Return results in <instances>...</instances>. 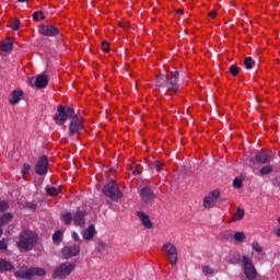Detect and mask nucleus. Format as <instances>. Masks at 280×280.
Listing matches in <instances>:
<instances>
[{"mask_svg": "<svg viewBox=\"0 0 280 280\" xmlns=\"http://www.w3.org/2000/svg\"><path fill=\"white\" fill-rule=\"evenodd\" d=\"M178 71H173L171 74H160L155 78L158 91L163 95H173L178 93L180 85H178Z\"/></svg>", "mask_w": 280, "mask_h": 280, "instance_id": "f257e3e1", "label": "nucleus"}, {"mask_svg": "<svg viewBox=\"0 0 280 280\" xmlns=\"http://www.w3.org/2000/svg\"><path fill=\"white\" fill-rule=\"evenodd\" d=\"M38 244V234L30 230H24L20 233L18 248L21 253H28Z\"/></svg>", "mask_w": 280, "mask_h": 280, "instance_id": "f03ea898", "label": "nucleus"}, {"mask_svg": "<svg viewBox=\"0 0 280 280\" xmlns=\"http://www.w3.org/2000/svg\"><path fill=\"white\" fill-rule=\"evenodd\" d=\"M47 271L44 268L40 267H21L19 270L14 271L13 277L15 279H22V280H32V277H46Z\"/></svg>", "mask_w": 280, "mask_h": 280, "instance_id": "7ed1b4c3", "label": "nucleus"}, {"mask_svg": "<svg viewBox=\"0 0 280 280\" xmlns=\"http://www.w3.org/2000/svg\"><path fill=\"white\" fill-rule=\"evenodd\" d=\"M103 194L105 198H110L113 202H119L124 198V192L119 189L115 179H112L104 186Z\"/></svg>", "mask_w": 280, "mask_h": 280, "instance_id": "20e7f679", "label": "nucleus"}, {"mask_svg": "<svg viewBox=\"0 0 280 280\" xmlns=\"http://www.w3.org/2000/svg\"><path fill=\"white\" fill-rule=\"evenodd\" d=\"M75 115V109L73 107H65L58 105L57 112L55 114V124L57 126H65L68 119H73Z\"/></svg>", "mask_w": 280, "mask_h": 280, "instance_id": "39448f33", "label": "nucleus"}, {"mask_svg": "<svg viewBox=\"0 0 280 280\" xmlns=\"http://www.w3.org/2000/svg\"><path fill=\"white\" fill-rule=\"evenodd\" d=\"M73 270H75V264L69 261L61 262L52 271V279H67V277L71 276Z\"/></svg>", "mask_w": 280, "mask_h": 280, "instance_id": "423d86ee", "label": "nucleus"}, {"mask_svg": "<svg viewBox=\"0 0 280 280\" xmlns=\"http://www.w3.org/2000/svg\"><path fill=\"white\" fill-rule=\"evenodd\" d=\"M243 266H244V275L246 279L254 280L257 279V268H255V264H253V259L248 256L242 257Z\"/></svg>", "mask_w": 280, "mask_h": 280, "instance_id": "0eeeda50", "label": "nucleus"}, {"mask_svg": "<svg viewBox=\"0 0 280 280\" xmlns=\"http://www.w3.org/2000/svg\"><path fill=\"white\" fill-rule=\"evenodd\" d=\"M162 250L166 253V257H168L171 266H176V264H178V249L176 246H174V244L170 242L165 243L162 246Z\"/></svg>", "mask_w": 280, "mask_h": 280, "instance_id": "6e6552de", "label": "nucleus"}, {"mask_svg": "<svg viewBox=\"0 0 280 280\" xmlns=\"http://www.w3.org/2000/svg\"><path fill=\"white\" fill-rule=\"evenodd\" d=\"M49 170V158L47 155H42L36 165H35V174L38 176H45Z\"/></svg>", "mask_w": 280, "mask_h": 280, "instance_id": "1a4fd4ad", "label": "nucleus"}, {"mask_svg": "<svg viewBox=\"0 0 280 280\" xmlns=\"http://www.w3.org/2000/svg\"><path fill=\"white\" fill-rule=\"evenodd\" d=\"M61 255L63 259H71L72 257H78V255H80V245L71 244L65 246L61 249Z\"/></svg>", "mask_w": 280, "mask_h": 280, "instance_id": "9d476101", "label": "nucleus"}, {"mask_svg": "<svg viewBox=\"0 0 280 280\" xmlns=\"http://www.w3.org/2000/svg\"><path fill=\"white\" fill-rule=\"evenodd\" d=\"M140 198L144 205H152L156 199V195L152 191V188L145 186L140 189Z\"/></svg>", "mask_w": 280, "mask_h": 280, "instance_id": "9b49d317", "label": "nucleus"}, {"mask_svg": "<svg viewBox=\"0 0 280 280\" xmlns=\"http://www.w3.org/2000/svg\"><path fill=\"white\" fill-rule=\"evenodd\" d=\"M31 86H36V89H47V84H49V77L46 74H38L36 79H28Z\"/></svg>", "mask_w": 280, "mask_h": 280, "instance_id": "f8f14e48", "label": "nucleus"}, {"mask_svg": "<svg viewBox=\"0 0 280 280\" xmlns=\"http://www.w3.org/2000/svg\"><path fill=\"white\" fill-rule=\"evenodd\" d=\"M69 130L71 135H80V131L84 130V125H82V118L78 117V115H74L70 122Z\"/></svg>", "mask_w": 280, "mask_h": 280, "instance_id": "ddd939ff", "label": "nucleus"}, {"mask_svg": "<svg viewBox=\"0 0 280 280\" xmlns=\"http://www.w3.org/2000/svg\"><path fill=\"white\" fill-rule=\"evenodd\" d=\"M40 34L48 37L58 36V34H60V28L54 26L52 24H44L40 27Z\"/></svg>", "mask_w": 280, "mask_h": 280, "instance_id": "4468645a", "label": "nucleus"}, {"mask_svg": "<svg viewBox=\"0 0 280 280\" xmlns=\"http://www.w3.org/2000/svg\"><path fill=\"white\" fill-rule=\"evenodd\" d=\"M255 161L256 163H260L261 165H268V163L272 161V155L261 149L260 151L256 152Z\"/></svg>", "mask_w": 280, "mask_h": 280, "instance_id": "2eb2a0df", "label": "nucleus"}, {"mask_svg": "<svg viewBox=\"0 0 280 280\" xmlns=\"http://www.w3.org/2000/svg\"><path fill=\"white\" fill-rule=\"evenodd\" d=\"M137 215L141 222V224L144 226V229H153L154 224L150 220V215L145 214L143 211H138Z\"/></svg>", "mask_w": 280, "mask_h": 280, "instance_id": "dca6fc26", "label": "nucleus"}, {"mask_svg": "<svg viewBox=\"0 0 280 280\" xmlns=\"http://www.w3.org/2000/svg\"><path fill=\"white\" fill-rule=\"evenodd\" d=\"M86 217V213L84 211H77L73 215V222L75 226H80L82 229V226H84V224L86 223V219H84Z\"/></svg>", "mask_w": 280, "mask_h": 280, "instance_id": "f3484780", "label": "nucleus"}, {"mask_svg": "<svg viewBox=\"0 0 280 280\" xmlns=\"http://www.w3.org/2000/svg\"><path fill=\"white\" fill-rule=\"evenodd\" d=\"M81 235L83 240H86V242H91L93 237H95V225L91 224L86 230H83L81 232Z\"/></svg>", "mask_w": 280, "mask_h": 280, "instance_id": "a211bd4d", "label": "nucleus"}, {"mask_svg": "<svg viewBox=\"0 0 280 280\" xmlns=\"http://www.w3.org/2000/svg\"><path fill=\"white\" fill-rule=\"evenodd\" d=\"M14 270V264L12 261L0 258V272H10Z\"/></svg>", "mask_w": 280, "mask_h": 280, "instance_id": "6ab92c4d", "label": "nucleus"}, {"mask_svg": "<svg viewBox=\"0 0 280 280\" xmlns=\"http://www.w3.org/2000/svg\"><path fill=\"white\" fill-rule=\"evenodd\" d=\"M14 49V39L12 38H7L5 40L2 42L1 44V51H4V54H8Z\"/></svg>", "mask_w": 280, "mask_h": 280, "instance_id": "aec40b11", "label": "nucleus"}, {"mask_svg": "<svg viewBox=\"0 0 280 280\" xmlns=\"http://www.w3.org/2000/svg\"><path fill=\"white\" fill-rule=\"evenodd\" d=\"M21 97H23V92L21 90H15L11 93V97L9 100V103L14 106L21 102Z\"/></svg>", "mask_w": 280, "mask_h": 280, "instance_id": "412c9836", "label": "nucleus"}, {"mask_svg": "<svg viewBox=\"0 0 280 280\" xmlns=\"http://www.w3.org/2000/svg\"><path fill=\"white\" fill-rule=\"evenodd\" d=\"M14 215L10 212L4 213L0 217V226H4V224H9V222H12V219Z\"/></svg>", "mask_w": 280, "mask_h": 280, "instance_id": "4be33fe9", "label": "nucleus"}, {"mask_svg": "<svg viewBox=\"0 0 280 280\" xmlns=\"http://www.w3.org/2000/svg\"><path fill=\"white\" fill-rule=\"evenodd\" d=\"M46 194H48V196H58V194H60V188L56 186H46Z\"/></svg>", "mask_w": 280, "mask_h": 280, "instance_id": "5701e85b", "label": "nucleus"}, {"mask_svg": "<svg viewBox=\"0 0 280 280\" xmlns=\"http://www.w3.org/2000/svg\"><path fill=\"white\" fill-rule=\"evenodd\" d=\"M203 207L205 209H212V207H215V201L211 197L207 196L203 198Z\"/></svg>", "mask_w": 280, "mask_h": 280, "instance_id": "b1692460", "label": "nucleus"}, {"mask_svg": "<svg viewBox=\"0 0 280 280\" xmlns=\"http://www.w3.org/2000/svg\"><path fill=\"white\" fill-rule=\"evenodd\" d=\"M61 220L63 221V223L69 226V224H71V222H73V215L71 214V212H66L63 214H61Z\"/></svg>", "mask_w": 280, "mask_h": 280, "instance_id": "393cba45", "label": "nucleus"}, {"mask_svg": "<svg viewBox=\"0 0 280 280\" xmlns=\"http://www.w3.org/2000/svg\"><path fill=\"white\" fill-rule=\"evenodd\" d=\"M62 231L57 230L54 234H52V242L54 244H60V242H62Z\"/></svg>", "mask_w": 280, "mask_h": 280, "instance_id": "a878e982", "label": "nucleus"}, {"mask_svg": "<svg viewBox=\"0 0 280 280\" xmlns=\"http://www.w3.org/2000/svg\"><path fill=\"white\" fill-rule=\"evenodd\" d=\"M242 218H244V209L237 208L232 220H233V222H238V220H242Z\"/></svg>", "mask_w": 280, "mask_h": 280, "instance_id": "bb28decb", "label": "nucleus"}, {"mask_svg": "<svg viewBox=\"0 0 280 280\" xmlns=\"http://www.w3.org/2000/svg\"><path fill=\"white\" fill-rule=\"evenodd\" d=\"M273 167L272 165H266L260 168L261 176H268V174H272Z\"/></svg>", "mask_w": 280, "mask_h": 280, "instance_id": "cd10ccee", "label": "nucleus"}, {"mask_svg": "<svg viewBox=\"0 0 280 280\" xmlns=\"http://www.w3.org/2000/svg\"><path fill=\"white\" fill-rule=\"evenodd\" d=\"M244 65L246 69H253V67H255V60H253V57H246L244 59Z\"/></svg>", "mask_w": 280, "mask_h": 280, "instance_id": "c85d7f7f", "label": "nucleus"}, {"mask_svg": "<svg viewBox=\"0 0 280 280\" xmlns=\"http://www.w3.org/2000/svg\"><path fill=\"white\" fill-rule=\"evenodd\" d=\"M11 30H13V32H19V30H21V21L19 19H15L11 25H10Z\"/></svg>", "mask_w": 280, "mask_h": 280, "instance_id": "c756f323", "label": "nucleus"}, {"mask_svg": "<svg viewBox=\"0 0 280 280\" xmlns=\"http://www.w3.org/2000/svg\"><path fill=\"white\" fill-rule=\"evenodd\" d=\"M229 72L231 73V75H233V78H236V75L240 73V67H237V65H232L229 68Z\"/></svg>", "mask_w": 280, "mask_h": 280, "instance_id": "7c9ffc66", "label": "nucleus"}, {"mask_svg": "<svg viewBox=\"0 0 280 280\" xmlns=\"http://www.w3.org/2000/svg\"><path fill=\"white\" fill-rule=\"evenodd\" d=\"M235 242H244L246 240V234L244 232H236L234 234Z\"/></svg>", "mask_w": 280, "mask_h": 280, "instance_id": "2f4dec72", "label": "nucleus"}, {"mask_svg": "<svg viewBox=\"0 0 280 280\" xmlns=\"http://www.w3.org/2000/svg\"><path fill=\"white\" fill-rule=\"evenodd\" d=\"M252 248L253 250H255V253H259V254L264 253V247H261V245H259V243L257 242H254L252 244Z\"/></svg>", "mask_w": 280, "mask_h": 280, "instance_id": "473e14b6", "label": "nucleus"}, {"mask_svg": "<svg viewBox=\"0 0 280 280\" xmlns=\"http://www.w3.org/2000/svg\"><path fill=\"white\" fill-rule=\"evenodd\" d=\"M8 242H10V238H2L0 241V250H8Z\"/></svg>", "mask_w": 280, "mask_h": 280, "instance_id": "72a5a7b5", "label": "nucleus"}, {"mask_svg": "<svg viewBox=\"0 0 280 280\" xmlns=\"http://www.w3.org/2000/svg\"><path fill=\"white\" fill-rule=\"evenodd\" d=\"M242 185H243V183H242V179H241V178H238V177L234 178V180H233V187H234L235 189H242Z\"/></svg>", "mask_w": 280, "mask_h": 280, "instance_id": "f704fd0d", "label": "nucleus"}, {"mask_svg": "<svg viewBox=\"0 0 280 280\" xmlns=\"http://www.w3.org/2000/svg\"><path fill=\"white\" fill-rule=\"evenodd\" d=\"M208 197H210L211 199H213L214 202H215V200H218V198H220V190H212V191L208 195Z\"/></svg>", "mask_w": 280, "mask_h": 280, "instance_id": "c9c22d12", "label": "nucleus"}, {"mask_svg": "<svg viewBox=\"0 0 280 280\" xmlns=\"http://www.w3.org/2000/svg\"><path fill=\"white\" fill-rule=\"evenodd\" d=\"M37 205L32 202H26L24 205V209H28V211H36Z\"/></svg>", "mask_w": 280, "mask_h": 280, "instance_id": "e433bc0d", "label": "nucleus"}, {"mask_svg": "<svg viewBox=\"0 0 280 280\" xmlns=\"http://www.w3.org/2000/svg\"><path fill=\"white\" fill-rule=\"evenodd\" d=\"M102 49H103V51H105L106 54H108V51H110V47H109L108 42H106V40L102 42Z\"/></svg>", "mask_w": 280, "mask_h": 280, "instance_id": "4c0bfd02", "label": "nucleus"}, {"mask_svg": "<svg viewBox=\"0 0 280 280\" xmlns=\"http://www.w3.org/2000/svg\"><path fill=\"white\" fill-rule=\"evenodd\" d=\"M42 14H43V11H35L33 13V21H40V18L38 16H42Z\"/></svg>", "mask_w": 280, "mask_h": 280, "instance_id": "58836bf2", "label": "nucleus"}, {"mask_svg": "<svg viewBox=\"0 0 280 280\" xmlns=\"http://www.w3.org/2000/svg\"><path fill=\"white\" fill-rule=\"evenodd\" d=\"M202 272L203 275H213V269H211L209 266H206L202 268Z\"/></svg>", "mask_w": 280, "mask_h": 280, "instance_id": "ea45409f", "label": "nucleus"}, {"mask_svg": "<svg viewBox=\"0 0 280 280\" xmlns=\"http://www.w3.org/2000/svg\"><path fill=\"white\" fill-rule=\"evenodd\" d=\"M154 165H155L156 172H161V170H163L164 163L159 162V161H155V162H154Z\"/></svg>", "mask_w": 280, "mask_h": 280, "instance_id": "a19ab883", "label": "nucleus"}, {"mask_svg": "<svg viewBox=\"0 0 280 280\" xmlns=\"http://www.w3.org/2000/svg\"><path fill=\"white\" fill-rule=\"evenodd\" d=\"M8 209V201H0V211L3 212Z\"/></svg>", "mask_w": 280, "mask_h": 280, "instance_id": "79ce46f5", "label": "nucleus"}, {"mask_svg": "<svg viewBox=\"0 0 280 280\" xmlns=\"http://www.w3.org/2000/svg\"><path fill=\"white\" fill-rule=\"evenodd\" d=\"M229 264H232V266H236V264H240V258L234 256L230 258Z\"/></svg>", "mask_w": 280, "mask_h": 280, "instance_id": "37998d69", "label": "nucleus"}, {"mask_svg": "<svg viewBox=\"0 0 280 280\" xmlns=\"http://www.w3.org/2000/svg\"><path fill=\"white\" fill-rule=\"evenodd\" d=\"M139 167L140 166L131 167V174H133V176H139L141 174V172H139Z\"/></svg>", "mask_w": 280, "mask_h": 280, "instance_id": "c03bdc74", "label": "nucleus"}, {"mask_svg": "<svg viewBox=\"0 0 280 280\" xmlns=\"http://www.w3.org/2000/svg\"><path fill=\"white\" fill-rule=\"evenodd\" d=\"M30 170H31L30 164H24L23 168H22V174H27V172H30Z\"/></svg>", "mask_w": 280, "mask_h": 280, "instance_id": "a18cd8bd", "label": "nucleus"}, {"mask_svg": "<svg viewBox=\"0 0 280 280\" xmlns=\"http://www.w3.org/2000/svg\"><path fill=\"white\" fill-rule=\"evenodd\" d=\"M72 240H74V242H80V235L78 234V232H72Z\"/></svg>", "mask_w": 280, "mask_h": 280, "instance_id": "49530a36", "label": "nucleus"}, {"mask_svg": "<svg viewBox=\"0 0 280 280\" xmlns=\"http://www.w3.org/2000/svg\"><path fill=\"white\" fill-rule=\"evenodd\" d=\"M104 248H106V243H104L103 241L98 242V250H104Z\"/></svg>", "mask_w": 280, "mask_h": 280, "instance_id": "de8ad7c7", "label": "nucleus"}, {"mask_svg": "<svg viewBox=\"0 0 280 280\" xmlns=\"http://www.w3.org/2000/svg\"><path fill=\"white\" fill-rule=\"evenodd\" d=\"M273 185H276L277 187L280 186V176H278V177H276V178L273 179Z\"/></svg>", "mask_w": 280, "mask_h": 280, "instance_id": "09e8293b", "label": "nucleus"}, {"mask_svg": "<svg viewBox=\"0 0 280 280\" xmlns=\"http://www.w3.org/2000/svg\"><path fill=\"white\" fill-rule=\"evenodd\" d=\"M209 16H210V19H215V16H218V13L215 11H211L209 13Z\"/></svg>", "mask_w": 280, "mask_h": 280, "instance_id": "8fccbe9b", "label": "nucleus"}, {"mask_svg": "<svg viewBox=\"0 0 280 280\" xmlns=\"http://www.w3.org/2000/svg\"><path fill=\"white\" fill-rule=\"evenodd\" d=\"M120 27H122V30H126V27H128V23H121Z\"/></svg>", "mask_w": 280, "mask_h": 280, "instance_id": "3c124183", "label": "nucleus"}, {"mask_svg": "<svg viewBox=\"0 0 280 280\" xmlns=\"http://www.w3.org/2000/svg\"><path fill=\"white\" fill-rule=\"evenodd\" d=\"M177 13H178V14H185V11H183V9H178V10H177Z\"/></svg>", "mask_w": 280, "mask_h": 280, "instance_id": "603ef678", "label": "nucleus"}, {"mask_svg": "<svg viewBox=\"0 0 280 280\" xmlns=\"http://www.w3.org/2000/svg\"><path fill=\"white\" fill-rule=\"evenodd\" d=\"M39 21H45V15H42V16L39 18Z\"/></svg>", "mask_w": 280, "mask_h": 280, "instance_id": "864d4df0", "label": "nucleus"}, {"mask_svg": "<svg viewBox=\"0 0 280 280\" xmlns=\"http://www.w3.org/2000/svg\"><path fill=\"white\" fill-rule=\"evenodd\" d=\"M1 235H3V230H0V237H1Z\"/></svg>", "mask_w": 280, "mask_h": 280, "instance_id": "5fc2aeb1", "label": "nucleus"}]
</instances>
